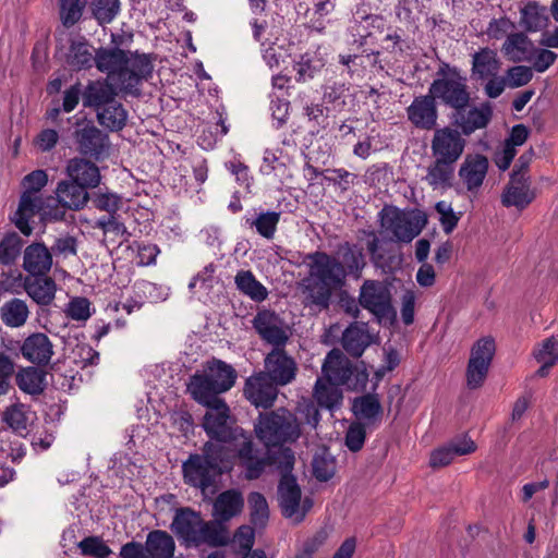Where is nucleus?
<instances>
[{"label":"nucleus","instance_id":"nucleus-25","mask_svg":"<svg viewBox=\"0 0 558 558\" xmlns=\"http://www.w3.org/2000/svg\"><path fill=\"white\" fill-rule=\"evenodd\" d=\"M118 92L121 93L108 76L105 80L92 81L83 90V105L93 108L97 116L101 109L113 104Z\"/></svg>","mask_w":558,"mask_h":558},{"label":"nucleus","instance_id":"nucleus-51","mask_svg":"<svg viewBox=\"0 0 558 558\" xmlns=\"http://www.w3.org/2000/svg\"><path fill=\"white\" fill-rule=\"evenodd\" d=\"M251 521L255 526L263 527L269 518L268 502L263 494L253 492L248 495Z\"/></svg>","mask_w":558,"mask_h":558},{"label":"nucleus","instance_id":"nucleus-59","mask_svg":"<svg viewBox=\"0 0 558 558\" xmlns=\"http://www.w3.org/2000/svg\"><path fill=\"white\" fill-rule=\"evenodd\" d=\"M15 375V363L4 352H0V397L5 396L12 388V378Z\"/></svg>","mask_w":558,"mask_h":558},{"label":"nucleus","instance_id":"nucleus-2","mask_svg":"<svg viewBox=\"0 0 558 558\" xmlns=\"http://www.w3.org/2000/svg\"><path fill=\"white\" fill-rule=\"evenodd\" d=\"M154 61L150 53L133 52L118 47L101 48L93 56L86 41H72L66 54V63L73 70H86L95 63L99 72L108 74V80L121 94L132 96H138L143 81L151 76Z\"/></svg>","mask_w":558,"mask_h":558},{"label":"nucleus","instance_id":"nucleus-15","mask_svg":"<svg viewBox=\"0 0 558 558\" xmlns=\"http://www.w3.org/2000/svg\"><path fill=\"white\" fill-rule=\"evenodd\" d=\"M252 326L259 338L272 348L286 347L290 338V328L275 311L260 308L252 319Z\"/></svg>","mask_w":558,"mask_h":558},{"label":"nucleus","instance_id":"nucleus-10","mask_svg":"<svg viewBox=\"0 0 558 558\" xmlns=\"http://www.w3.org/2000/svg\"><path fill=\"white\" fill-rule=\"evenodd\" d=\"M322 373L348 390L363 391L368 383V371L363 361L353 364L340 350L329 351L323 362Z\"/></svg>","mask_w":558,"mask_h":558},{"label":"nucleus","instance_id":"nucleus-28","mask_svg":"<svg viewBox=\"0 0 558 558\" xmlns=\"http://www.w3.org/2000/svg\"><path fill=\"white\" fill-rule=\"evenodd\" d=\"M56 204L60 208H68L71 210H80L86 206L89 201L87 187L73 180H63L57 184L56 187Z\"/></svg>","mask_w":558,"mask_h":558},{"label":"nucleus","instance_id":"nucleus-29","mask_svg":"<svg viewBox=\"0 0 558 558\" xmlns=\"http://www.w3.org/2000/svg\"><path fill=\"white\" fill-rule=\"evenodd\" d=\"M372 340L367 323L354 322L342 332L341 344L348 354L353 357H361Z\"/></svg>","mask_w":558,"mask_h":558},{"label":"nucleus","instance_id":"nucleus-63","mask_svg":"<svg viewBox=\"0 0 558 558\" xmlns=\"http://www.w3.org/2000/svg\"><path fill=\"white\" fill-rule=\"evenodd\" d=\"M366 430L361 422L352 423L345 433V446L352 452L360 451L365 442Z\"/></svg>","mask_w":558,"mask_h":558},{"label":"nucleus","instance_id":"nucleus-3","mask_svg":"<svg viewBox=\"0 0 558 558\" xmlns=\"http://www.w3.org/2000/svg\"><path fill=\"white\" fill-rule=\"evenodd\" d=\"M209 444L219 449L218 457L228 461L230 471L238 461L246 480L259 478L269 464L268 456L255 445L253 435L242 427L235 426L220 441Z\"/></svg>","mask_w":558,"mask_h":558},{"label":"nucleus","instance_id":"nucleus-38","mask_svg":"<svg viewBox=\"0 0 558 558\" xmlns=\"http://www.w3.org/2000/svg\"><path fill=\"white\" fill-rule=\"evenodd\" d=\"M351 410L359 421L367 424L379 422L383 416V407L377 393H366L354 398Z\"/></svg>","mask_w":558,"mask_h":558},{"label":"nucleus","instance_id":"nucleus-4","mask_svg":"<svg viewBox=\"0 0 558 558\" xmlns=\"http://www.w3.org/2000/svg\"><path fill=\"white\" fill-rule=\"evenodd\" d=\"M170 527L186 547H219L229 542V531L222 523L204 521L198 512L190 508L179 509Z\"/></svg>","mask_w":558,"mask_h":558},{"label":"nucleus","instance_id":"nucleus-41","mask_svg":"<svg viewBox=\"0 0 558 558\" xmlns=\"http://www.w3.org/2000/svg\"><path fill=\"white\" fill-rule=\"evenodd\" d=\"M234 284L240 293L256 303L264 302L269 295L267 288L251 270H239L234 277Z\"/></svg>","mask_w":558,"mask_h":558},{"label":"nucleus","instance_id":"nucleus-23","mask_svg":"<svg viewBox=\"0 0 558 558\" xmlns=\"http://www.w3.org/2000/svg\"><path fill=\"white\" fill-rule=\"evenodd\" d=\"M407 116L415 128L426 131L433 130L438 119L436 99L429 92L427 95L414 97L407 108Z\"/></svg>","mask_w":558,"mask_h":558},{"label":"nucleus","instance_id":"nucleus-44","mask_svg":"<svg viewBox=\"0 0 558 558\" xmlns=\"http://www.w3.org/2000/svg\"><path fill=\"white\" fill-rule=\"evenodd\" d=\"M548 21L547 9L535 1L527 2L520 10V24L527 32L535 33L544 29Z\"/></svg>","mask_w":558,"mask_h":558},{"label":"nucleus","instance_id":"nucleus-48","mask_svg":"<svg viewBox=\"0 0 558 558\" xmlns=\"http://www.w3.org/2000/svg\"><path fill=\"white\" fill-rule=\"evenodd\" d=\"M349 94V87L344 83L333 82L326 84L323 87V100L326 104V109L333 111H342L347 106V98Z\"/></svg>","mask_w":558,"mask_h":558},{"label":"nucleus","instance_id":"nucleus-11","mask_svg":"<svg viewBox=\"0 0 558 558\" xmlns=\"http://www.w3.org/2000/svg\"><path fill=\"white\" fill-rule=\"evenodd\" d=\"M64 214V210L56 204L54 197H43L32 191H24L14 214V223L24 235L29 236L33 232L29 220L36 215H39L43 220L60 221L63 220Z\"/></svg>","mask_w":558,"mask_h":558},{"label":"nucleus","instance_id":"nucleus-49","mask_svg":"<svg viewBox=\"0 0 558 558\" xmlns=\"http://www.w3.org/2000/svg\"><path fill=\"white\" fill-rule=\"evenodd\" d=\"M255 542V531L250 525H241L234 533L231 543V549L235 558H247Z\"/></svg>","mask_w":558,"mask_h":558},{"label":"nucleus","instance_id":"nucleus-42","mask_svg":"<svg viewBox=\"0 0 558 558\" xmlns=\"http://www.w3.org/2000/svg\"><path fill=\"white\" fill-rule=\"evenodd\" d=\"M15 381L24 393L40 395L46 387V373L35 366L22 367L15 374Z\"/></svg>","mask_w":558,"mask_h":558},{"label":"nucleus","instance_id":"nucleus-58","mask_svg":"<svg viewBox=\"0 0 558 558\" xmlns=\"http://www.w3.org/2000/svg\"><path fill=\"white\" fill-rule=\"evenodd\" d=\"M78 548L84 556L95 558H107L111 554V549L104 541L97 536H88L78 543Z\"/></svg>","mask_w":558,"mask_h":558},{"label":"nucleus","instance_id":"nucleus-36","mask_svg":"<svg viewBox=\"0 0 558 558\" xmlns=\"http://www.w3.org/2000/svg\"><path fill=\"white\" fill-rule=\"evenodd\" d=\"M336 8L337 0H313L307 28L320 35L325 34L327 27L333 23L331 15Z\"/></svg>","mask_w":558,"mask_h":558},{"label":"nucleus","instance_id":"nucleus-19","mask_svg":"<svg viewBox=\"0 0 558 558\" xmlns=\"http://www.w3.org/2000/svg\"><path fill=\"white\" fill-rule=\"evenodd\" d=\"M492 117L493 110L490 105L481 104L480 106L454 109L451 116V123L463 136H470L476 130L486 128Z\"/></svg>","mask_w":558,"mask_h":558},{"label":"nucleus","instance_id":"nucleus-9","mask_svg":"<svg viewBox=\"0 0 558 558\" xmlns=\"http://www.w3.org/2000/svg\"><path fill=\"white\" fill-rule=\"evenodd\" d=\"M380 233L390 242L410 243L426 225V218L415 211L385 206L378 214Z\"/></svg>","mask_w":558,"mask_h":558},{"label":"nucleus","instance_id":"nucleus-14","mask_svg":"<svg viewBox=\"0 0 558 558\" xmlns=\"http://www.w3.org/2000/svg\"><path fill=\"white\" fill-rule=\"evenodd\" d=\"M495 351V340L492 337L481 338L473 344L465 372L469 389H477L484 384Z\"/></svg>","mask_w":558,"mask_h":558},{"label":"nucleus","instance_id":"nucleus-26","mask_svg":"<svg viewBox=\"0 0 558 558\" xmlns=\"http://www.w3.org/2000/svg\"><path fill=\"white\" fill-rule=\"evenodd\" d=\"M22 356L38 366L49 364L53 356V344L44 332H33L24 339L20 347Z\"/></svg>","mask_w":558,"mask_h":558},{"label":"nucleus","instance_id":"nucleus-32","mask_svg":"<svg viewBox=\"0 0 558 558\" xmlns=\"http://www.w3.org/2000/svg\"><path fill=\"white\" fill-rule=\"evenodd\" d=\"M68 177L87 189L97 187L101 177L99 168L92 161L84 158H72L65 168Z\"/></svg>","mask_w":558,"mask_h":558},{"label":"nucleus","instance_id":"nucleus-39","mask_svg":"<svg viewBox=\"0 0 558 558\" xmlns=\"http://www.w3.org/2000/svg\"><path fill=\"white\" fill-rule=\"evenodd\" d=\"M145 549L149 558H174L175 542L166 531H150L145 541Z\"/></svg>","mask_w":558,"mask_h":558},{"label":"nucleus","instance_id":"nucleus-8","mask_svg":"<svg viewBox=\"0 0 558 558\" xmlns=\"http://www.w3.org/2000/svg\"><path fill=\"white\" fill-rule=\"evenodd\" d=\"M428 92L435 99L452 109L468 107L471 100L466 76L459 68L446 62L439 65Z\"/></svg>","mask_w":558,"mask_h":558},{"label":"nucleus","instance_id":"nucleus-24","mask_svg":"<svg viewBox=\"0 0 558 558\" xmlns=\"http://www.w3.org/2000/svg\"><path fill=\"white\" fill-rule=\"evenodd\" d=\"M75 141L78 150L96 160L102 159L109 149V137L93 124L76 130Z\"/></svg>","mask_w":558,"mask_h":558},{"label":"nucleus","instance_id":"nucleus-1","mask_svg":"<svg viewBox=\"0 0 558 558\" xmlns=\"http://www.w3.org/2000/svg\"><path fill=\"white\" fill-rule=\"evenodd\" d=\"M308 278L304 280V304L319 310L328 308L332 291L345 283L347 277L359 280L366 266L363 248L344 242L338 246L337 256L316 251L304 256Z\"/></svg>","mask_w":558,"mask_h":558},{"label":"nucleus","instance_id":"nucleus-34","mask_svg":"<svg viewBox=\"0 0 558 558\" xmlns=\"http://www.w3.org/2000/svg\"><path fill=\"white\" fill-rule=\"evenodd\" d=\"M501 51L508 60L514 63L532 61L534 45L525 34L512 33L502 44Z\"/></svg>","mask_w":558,"mask_h":558},{"label":"nucleus","instance_id":"nucleus-50","mask_svg":"<svg viewBox=\"0 0 558 558\" xmlns=\"http://www.w3.org/2000/svg\"><path fill=\"white\" fill-rule=\"evenodd\" d=\"M23 240L16 232L7 233L0 241V263L13 265L21 255Z\"/></svg>","mask_w":558,"mask_h":558},{"label":"nucleus","instance_id":"nucleus-16","mask_svg":"<svg viewBox=\"0 0 558 558\" xmlns=\"http://www.w3.org/2000/svg\"><path fill=\"white\" fill-rule=\"evenodd\" d=\"M466 141L459 130L451 126L436 129L432 141L433 158H439L457 163L465 149Z\"/></svg>","mask_w":558,"mask_h":558},{"label":"nucleus","instance_id":"nucleus-61","mask_svg":"<svg viewBox=\"0 0 558 558\" xmlns=\"http://www.w3.org/2000/svg\"><path fill=\"white\" fill-rule=\"evenodd\" d=\"M515 28V24L507 16L499 19H493L486 28V34L490 39L499 40L507 38L508 35L512 34Z\"/></svg>","mask_w":558,"mask_h":558},{"label":"nucleus","instance_id":"nucleus-52","mask_svg":"<svg viewBox=\"0 0 558 558\" xmlns=\"http://www.w3.org/2000/svg\"><path fill=\"white\" fill-rule=\"evenodd\" d=\"M3 421L16 433L27 432V409L22 403L13 404L3 412Z\"/></svg>","mask_w":558,"mask_h":558},{"label":"nucleus","instance_id":"nucleus-55","mask_svg":"<svg viewBox=\"0 0 558 558\" xmlns=\"http://www.w3.org/2000/svg\"><path fill=\"white\" fill-rule=\"evenodd\" d=\"M435 210L439 215V222L446 234H450L461 218V213H456L450 203L439 201L435 205Z\"/></svg>","mask_w":558,"mask_h":558},{"label":"nucleus","instance_id":"nucleus-47","mask_svg":"<svg viewBox=\"0 0 558 558\" xmlns=\"http://www.w3.org/2000/svg\"><path fill=\"white\" fill-rule=\"evenodd\" d=\"M99 124L111 132L122 130L128 120V112L117 99L96 116Z\"/></svg>","mask_w":558,"mask_h":558},{"label":"nucleus","instance_id":"nucleus-64","mask_svg":"<svg viewBox=\"0 0 558 558\" xmlns=\"http://www.w3.org/2000/svg\"><path fill=\"white\" fill-rule=\"evenodd\" d=\"M534 356L538 363L555 365L558 362V341L554 338L546 339L534 352Z\"/></svg>","mask_w":558,"mask_h":558},{"label":"nucleus","instance_id":"nucleus-56","mask_svg":"<svg viewBox=\"0 0 558 558\" xmlns=\"http://www.w3.org/2000/svg\"><path fill=\"white\" fill-rule=\"evenodd\" d=\"M119 0H94L93 14L100 24H108L119 13Z\"/></svg>","mask_w":558,"mask_h":558},{"label":"nucleus","instance_id":"nucleus-17","mask_svg":"<svg viewBox=\"0 0 558 558\" xmlns=\"http://www.w3.org/2000/svg\"><path fill=\"white\" fill-rule=\"evenodd\" d=\"M277 386L264 372H258L246 378L243 395L255 408L269 409L277 399Z\"/></svg>","mask_w":558,"mask_h":558},{"label":"nucleus","instance_id":"nucleus-57","mask_svg":"<svg viewBox=\"0 0 558 558\" xmlns=\"http://www.w3.org/2000/svg\"><path fill=\"white\" fill-rule=\"evenodd\" d=\"M92 202L98 210L108 215L118 214L122 206V197L113 192H98L94 194Z\"/></svg>","mask_w":558,"mask_h":558},{"label":"nucleus","instance_id":"nucleus-40","mask_svg":"<svg viewBox=\"0 0 558 558\" xmlns=\"http://www.w3.org/2000/svg\"><path fill=\"white\" fill-rule=\"evenodd\" d=\"M454 162L434 158L433 162L427 168L425 181L433 190L445 191L450 189L454 175Z\"/></svg>","mask_w":558,"mask_h":558},{"label":"nucleus","instance_id":"nucleus-7","mask_svg":"<svg viewBox=\"0 0 558 558\" xmlns=\"http://www.w3.org/2000/svg\"><path fill=\"white\" fill-rule=\"evenodd\" d=\"M254 432L267 448L294 444L302 434L298 417L284 408L259 413Z\"/></svg>","mask_w":558,"mask_h":558},{"label":"nucleus","instance_id":"nucleus-30","mask_svg":"<svg viewBox=\"0 0 558 558\" xmlns=\"http://www.w3.org/2000/svg\"><path fill=\"white\" fill-rule=\"evenodd\" d=\"M280 217V211H257L256 209H253L243 216V226L247 229L254 230L258 235L266 240H272L276 234Z\"/></svg>","mask_w":558,"mask_h":558},{"label":"nucleus","instance_id":"nucleus-43","mask_svg":"<svg viewBox=\"0 0 558 558\" xmlns=\"http://www.w3.org/2000/svg\"><path fill=\"white\" fill-rule=\"evenodd\" d=\"M0 316L7 327L21 328L29 317V308L25 300L13 298L3 303Z\"/></svg>","mask_w":558,"mask_h":558},{"label":"nucleus","instance_id":"nucleus-18","mask_svg":"<svg viewBox=\"0 0 558 558\" xmlns=\"http://www.w3.org/2000/svg\"><path fill=\"white\" fill-rule=\"evenodd\" d=\"M265 374L278 386H286L295 379L298 366L294 359L284 351V347L272 348L266 355Z\"/></svg>","mask_w":558,"mask_h":558},{"label":"nucleus","instance_id":"nucleus-6","mask_svg":"<svg viewBox=\"0 0 558 558\" xmlns=\"http://www.w3.org/2000/svg\"><path fill=\"white\" fill-rule=\"evenodd\" d=\"M218 452L219 449L206 442L202 454H191L182 464L184 482L201 489L204 495L214 494L217 478L222 473L230 472L228 461L221 460Z\"/></svg>","mask_w":558,"mask_h":558},{"label":"nucleus","instance_id":"nucleus-54","mask_svg":"<svg viewBox=\"0 0 558 558\" xmlns=\"http://www.w3.org/2000/svg\"><path fill=\"white\" fill-rule=\"evenodd\" d=\"M384 41L387 43L384 50L393 54H403L411 49L410 41L400 27H388Z\"/></svg>","mask_w":558,"mask_h":558},{"label":"nucleus","instance_id":"nucleus-62","mask_svg":"<svg viewBox=\"0 0 558 558\" xmlns=\"http://www.w3.org/2000/svg\"><path fill=\"white\" fill-rule=\"evenodd\" d=\"M315 399L301 398L296 404V413L304 420L306 424L316 427L320 421V413L315 404Z\"/></svg>","mask_w":558,"mask_h":558},{"label":"nucleus","instance_id":"nucleus-60","mask_svg":"<svg viewBox=\"0 0 558 558\" xmlns=\"http://www.w3.org/2000/svg\"><path fill=\"white\" fill-rule=\"evenodd\" d=\"M65 313L73 320H87L92 316V303L87 298L75 296L68 303Z\"/></svg>","mask_w":558,"mask_h":558},{"label":"nucleus","instance_id":"nucleus-37","mask_svg":"<svg viewBox=\"0 0 558 558\" xmlns=\"http://www.w3.org/2000/svg\"><path fill=\"white\" fill-rule=\"evenodd\" d=\"M338 386L337 383L325 375L316 379L313 397L320 408L332 411L341 405L342 392Z\"/></svg>","mask_w":558,"mask_h":558},{"label":"nucleus","instance_id":"nucleus-21","mask_svg":"<svg viewBox=\"0 0 558 558\" xmlns=\"http://www.w3.org/2000/svg\"><path fill=\"white\" fill-rule=\"evenodd\" d=\"M535 198L531 189L529 177L521 171H512L509 183L502 191L501 204L505 207H515L519 210L526 208Z\"/></svg>","mask_w":558,"mask_h":558},{"label":"nucleus","instance_id":"nucleus-31","mask_svg":"<svg viewBox=\"0 0 558 558\" xmlns=\"http://www.w3.org/2000/svg\"><path fill=\"white\" fill-rule=\"evenodd\" d=\"M471 57V76L473 80L484 81L486 77L499 73L501 62L496 50L483 47Z\"/></svg>","mask_w":558,"mask_h":558},{"label":"nucleus","instance_id":"nucleus-53","mask_svg":"<svg viewBox=\"0 0 558 558\" xmlns=\"http://www.w3.org/2000/svg\"><path fill=\"white\" fill-rule=\"evenodd\" d=\"M87 0H60V19L66 27L80 21Z\"/></svg>","mask_w":558,"mask_h":558},{"label":"nucleus","instance_id":"nucleus-22","mask_svg":"<svg viewBox=\"0 0 558 558\" xmlns=\"http://www.w3.org/2000/svg\"><path fill=\"white\" fill-rule=\"evenodd\" d=\"M205 407L208 410L204 415L203 428L210 438L208 442H218L233 428L228 425L230 409L223 399Z\"/></svg>","mask_w":558,"mask_h":558},{"label":"nucleus","instance_id":"nucleus-5","mask_svg":"<svg viewBox=\"0 0 558 558\" xmlns=\"http://www.w3.org/2000/svg\"><path fill=\"white\" fill-rule=\"evenodd\" d=\"M235 369L221 360L213 359L190 379L187 391L202 405H210L219 396L229 391L236 380Z\"/></svg>","mask_w":558,"mask_h":558},{"label":"nucleus","instance_id":"nucleus-27","mask_svg":"<svg viewBox=\"0 0 558 558\" xmlns=\"http://www.w3.org/2000/svg\"><path fill=\"white\" fill-rule=\"evenodd\" d=\"M53 265L52 253L43 242L27 245L23 252V268L32 277L47 275Z\"/></svg>","mask_w":558,"mask_h":558},{"label":"nucleus","instance_id":"nucleus-20","mask_svg":"<svg viewBox=\"0 0 558 558\" xmlns=\"http://www.w3.org/2000/svg\"><path fill=\"white\" fill-rule=\"evenodd\" d=\"M489 168L488 158L482 154L468 155L460 166L458 175L466 192L477 196Z\"/></svg>","mask_w":558,"mask_h":558},{"label":"nucleus","instance_id":"nucleus-12","mask_svg":"<svg viewBox=\"0 0 558 558\" xmlns=\"http://www.w3.org/2000/svg\"><path fill=\"white\" fill-rule=\"evenodd\" d=\"M360 305L379 323H392L397 313L392 304L390 288L383 281L367 279L359 290Z\"/></svg>","mask_w":558,"mask_h":558},{"label":"nucleus","instance_id":"nucleus-13","mask_svg":"<svg viewBox=\"0 0 558 558\" xmlns=\"http://www.w3.org/2000/svg\"><path fill=\"white\" fill-rule=\"evenodd\" d=\"M278 504L281 513L293 523H301L313 508L312 497L302 498L301 488L292 474H283L278 483Z\"/></svg>","mask_w":558,"mask_h":558},{"label":"nucleus","instance_id":"nucleus-35","mask_svg":"<svg viewBox=\"0 0 558 558\" xmlns=\"http://www.w3.org/2000/svg\"><path fill=\"white\" fill-rule=\"evenodd\" d=\"M244 506L242 494L236 489H229L218 495L214 502L216 521L222 523L241 513Z\"/></svg>","mask_w":558,"mask_h":558},{"label":"nucleus","instance_id":"nucleus-33","mask_svg":"<svg viewBox=\"0 0 558 558\" xmlns=\"http://www.w3.org/2000/svg\"><path fill=\"white\" fill-rule=\"evenodd\" d=\"M24 289L36 304L49 306L56 298L57 284L52 278L45 275L32 279L26 278Z\"/></svg>","mask_w":558,"mask_h":558},{"label":"nucleus","instance_id":"nucleus-45","mask_svg":"<svg viewBox=\"0 0 558 558\" xmlns=\"http://www.w3.org/2000/svg\"><path fill=\"white\" fill-rule=\"evenodd\" d=\"M326 64L325 58L318 51H306L295 61L293 69L298 82H306L319 73Z\"/></svg>","mask_w":558,"mask_h":558},{"label":"nucleus","instance_id":"nucleus-46","mask_svg":"<svg viewBox=\"0 0 558 558\" xmlns=\"http://www.w3.org/2000/svg\"><path fill=\"white\" fill-rule=\"evenodd\" d=\"M373 13L368 12V7L365 2L357 3L353 11L352 20L347 28V34L350 37V43L356 48H361L367 44L368 37L372 36V32H362L364 21Z\"/></svg>","mask_w":558,"mask_h":558}]
</instances>
